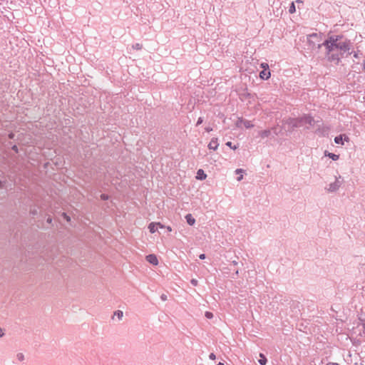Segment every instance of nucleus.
Wrapping results in <instances>:
<instances>
[{"mask_svg":"<svg viewBox=\"0 0 365 365\" xmlns=\"http://www.w3.org/2000/svg\"><path fill=\"white\" fill-rule=\"evenodd\" d=\"M241 123L243 124L244 127H245L246 128H250L253 127V124L250 121L244 120V121H241Z\"/></svg>","mask_w":365,"mask_h":365,"instance_id":"f8f14e48","label":"nucleus"},{"mask_svg":"<svg viewBox=\"0 0 365 365\" xmlns=\"http://www.w3.org/2000/svg\"><path fill=\"white\" fill-rule=\"evenodd\" d=\"M9 138L10 139H13L14 138V133H9Z\"/></svg>","mask_w":365,"mask_h":365,"instance_id":"a878e982","label":"nucleus"},{"mask_svg":"<svg viewBox=\"0 0 365 365\" xmlns=\"http://www.w3.org/2000/svg\"><path fill=\"white\" fill-rule=\"evenodd\" d=\"M203 122V120L202 118H199L197 121V125H200Z\"/></svg>","mask_w":365,"mask_h":365,"instance_id":"b1692460","label":"nucleus"},{"mask_svg":"<svg viewBox=\"0 0 365 365\" xmlns=\"http://www.w3.org/2000/svg\"><path fill=\"white\" fill-rule=\"evenodd\" d=\"M295 11H296V7H295L294 3L292 2L289 6V12L290 14H294Z\"/></svg>","mask_w":365,"mask_h":365,"instance_id":"4468645a","label":"nucleus"},{"mask_svg":"<svg viewBox=\"0 0 365 365\" xmlns=\"http://www.w3.org/2000/svg\"><path fill=\"white\" fill-rule=\"evenodd\" d=\"M12 149H13L14 150H15L16 152H17V151H18V148H17V146H16V145H14V146L12 147Z\"/></svg>","mask_w":365,"mask_h":365,"instance_id":"7c9ffc66","label":"nucleus"},{"mask_svg":"<svg viewBox=\"0 0 365 365\" xmlns=\"http://www.w3.org/2000/svg\"><path fill=\"white\" fill-rule=\"evenodd\" d=\"M62 216L67 222H71V217L66 213L63 212Z\"/></svg>","mask_w":365,"mask_h":365,"instance_id":"a211bd4d","label":"nucleus"},{"mask_svg":"<svg viewBox=\"0 0 365 365\" xmlns=\"http://www.w3.org/2000/svg\"><path fill=\"white\" fill-rule=\"evenodd\" d=\"M330 61L338 63L341 56L350 49V43L341 36H331L323 43Z\"/></svg>","mask_w":365,"mask_h":365,"instance_id":"f257e3e1","label":"nucleus"},{"mask_svg":"<svg viewBox=\"0 0 365 365\" xmlns=\"http://www.w3.org/2000/svg\"><path fill=\"white\" fill-rule=\"evenodd\" d=\"M185 219L187 220V222L190 225H193L195 222V220L194 219V217L192 216L191 214H187L186 216H185Z\"/></svg>","mask_w":365,"mask_h":365,"instance_id":"0eeeda50","label":"nucleus"},{"mask_svg":"<svg viewBox=\"0 0 365 365\" xmlns=\"http://www.w3.org/2000/svg\"><path fill=\"white\" fill-rule=\"evenodd\" d=\"M259 363L261 364V365H265L267 364V359L266 357L264 356V355L263 354H259Z\"/></svg>","mask_w":365,"mask_h":365,"instance_id":"1a4fd4ad","label":"nucleus"},{"mask_svg":"<svg viewBox=\"0 0 365 365\" xmlns=\"http://www.w3.org/2000/svg\"><path fill=\"white\" fill-rule=\"evenodd\" d=\"M165 228L167 229V230L168 232H171L172 231V227L170 226H167Z\"/></svg>","mask_w":365,"mask_h":365,"instance_id":"c756f323","label":"nucleus"},{"mask_svg":"<svg viewBox=\"0 0 365 365\" xmlns=\"http://www.w3.org/2000/svg\"><path fill=\"white\" fill-rule=\"evenodd\" d=\"M260 66L263 70H269V65L267 63H262Z\"/></svg>","mask_w":365,"mask_h":365,"instance_id":"f3484780","label":"nucleus"},{"mask_svg":"<svg viewBox=\"0 0 365 365\" xmlns=\"http://www.w3.org/2000/svg\"><path fill=\"white\" fill-rule=\"evenodd\" d=\"M200 258L201 259H204L205 258V254H201V255H200Z\"/></svg>","mask_w":365,"mask_h":365,"instance_id":"cd10ccee","label":"nucleus"},{"mask_svg":"<svg viewBox=\"0 0 365 365\" xmlns=\"http://www.w3.org/2000/svg\"><path fill=\"white\" fill-rule=\"evenodd\" d=\"M363 71H365V60L363 61Z\"/></svg>","mask_w":365,"mask_h":365,"instance_id":"473e14b6","label":"nucleus"},{"mask_svg":"<svg viewBox=\"0 0 365 365\" xmlns=\"http://www.w3.org/2000/svg\"><path fill=\"white\" fill-rule=\"evenodd\" d=\"M146 260L153 265H158L159 262L157 256L154 254H150L146 256Z\"/></svg>","mask_w":365,"mask_h":365,"instance_id":"7ed1b4c3","label":"nucleus"},{"mask_svg":"<svg viewBox=\"0 0 365 365\" xmlns=\"http://www.w3.org/2000/svg\"><path fill=\"white\" fill-rule=\"evenodd\" d=\"M218 143L217 138H212L208 144V148L210 150H215L218 148Z\"/></svg>","mask_w":365,"mask_h":365,"instance_id":"20e7f679","label":"nucleus"},{"mask_svg":"<svg viewBox=\"0 0 365 365\" xmlns=\"http://www.w3.org/2000/svg\"><path fill=\"white\" fill-rule=\"evenodd\" d=\"M205 130L207 132V133H210L212 130V128H210V127H207L205 128Z\"/></svg>","mask_w":365,"mask_h":365,"instance_id":"393cba45","label":"nucleus"},{"mask_svg":"<svg viewBox=\"0 0 365 365\" xmlns=\"http://www.w3.org/2000/svg\"><path fill=\"white\" fill-rule=\"evenodd\" d=\"M325 155L329 156L333 160H337L339 159V156L338 155H336V154H334V153H327V152H325Z\"/></svg>","mask_w":365,"mask_h":365,"instance_id":"9d476101","label":"nucleus"},{"mask_svg":"<svg viewBox=\"0 0 365 365\" xmlns=\"http://www.w3.org/2000/svg\"><path fill=\"white\" fill-rule=\"evenodd\" d=\"M164 227H165V226L163 224H161L160 222H150L148 227L149 232L151 234H153L155 232H157L158 228H164Z\"/></svg>","mask_w":365,"mask_h":365,"instance_id":"f03ea898","label":"nucleus"},{"mask_svg":"<svg viewBox=\"0 0 365 365\" xmlns=\"http://www.w3.org/2000/svg\"><path fill=\"white\" fill-rule=\"evenodd\" d=\"M271 132L269 130H264L259 132V135L262 138H267L270 135Z\"/></svg>","mask_w":365,"mask_h":365,"instance_id":"6e6552de","label":"nucleus"},{"mask_svg":"<svg viewBox=\"0 0 365 365\" xmlns=\"http://www.w3.org/2000/svg\"><path fill=\"white\" fill-rule=\"evenodd\" d=\"M271 73L269 70H263L259 73L260 78L263 80H267L270 78Z\"/></svg>","mask_w":365,"mask_h":365,"instance_id":"39448f33","label":"nucleus"},{"mask_svg":"<svg viewBox=\"0 0 365 365\" xmlns=\"http://www.w3.org/2000/svg\"><path fill=\"white\" fill-rule=\"evenodd\" d=\"M123 313L120 310H118L114 312V316H116L119 319H121L123 317Z\"/></svg>","mask_w":365,"mask_h":365,"instance_id":"2eb2a0df","label":"nucleus"},{"mask_svg":"<svg viewBox=\"0 0 365 365\" xmlns=\"http://www.w3.org/2000/svg\"><path fill=\"white\" fill-rule=\"evenodd\" d=\"M226 145L229 146L230 148H232V149H234V150L237 149V146H235H235H232V143H231V142H230V141H229V142H227V143H226Z\"/></svg>","mask_w":365,"mask_h":365,"instance_id":"aec40b11","label":"nucleus"},{"mask_svg":"<svg viewBox=\"0 0 365 365\" xmlns=\"http://www.w3.org/2000/svg\"><path fill=\"white\" fill-rule=\"evenodd\" d=\"M327 365H339L337 363H328Z\"/></svg>","mask_w":365,"mask_h":365,"instance_id":"2f4dec72","label":"nucleus"},{"mask_svg":"<svg viewBox=\"0 0 365 365\" xmlns=\"http://www.w3.org/2000/svg\"><path fill=\"white\" fill-rule=\"evenodd\" d=\"M205 317L207 318V319H212L213 317V314L212 312H205Z\"/></svg>","mask_w":365,"mask_h":365,"instance_id":"6ab92c4d","label":"nucleus"},{"mask_svg":"<svg viewBox=\"0 0 365 365\" xmlns=\"http://www.w3.org/2000/svg\"><path fill=\"white\" fill-rule=\"evenodd\" d=\"M354 56L355 58H358V55H357V53H355V54L354 55Z\"/></svg>","mask_w":365,"mask_h":365,"instance_id":"e433bc0d","label":"nucleus"},{"mask_svg":"<svg viewBox=\"0 0 365 365\" xmlns=\"http://www.w3.org/2000/svg\"><path fill=\"white\" fill-rule=\"evenodd\" d=\"M296 2H297V3H299V4H302V1H301V0H297V1H296Z\"/></svg>","mask_w":365,"mask_h":365,"instance_id":"72a5a7b5","label":"nucleus"},{"mask_svg":"<svg viewBox=\"0 0 365 365\" xmlns=\"http://www.w3.org/2000/svg\"><path fill=\"white\" fill-rule=\"evenodd\" d=\"M4 335V332L3 329H0V337H2Z\"/></svg>","mask_w":365,"mask_h":365,"instance_id":"bb28decb","label":"nucleus"},{"mask_svg":"<svg viewBox=\"0 0 365 365\" xmlns=\"http://www.w3.org/2000/svg\"><path fill=\"white\" fill-rule=\"evenodd\" d=\"M217 365H225V364H224L223 363H222V362H219V363L217 364Z\"/></svg>","mask_w":365,"mask_h":365,"instance_id":"c9c22d12","label":"nucleus"},{"mask_svg":"<svg viewBox=\"0 0 365 365\" xmlns=\"http://www.w3.org/2000/svg\"><path fill=\"white\" fill-rule=\"evenodd\" d=\"M5 182L0 181V188H2L4 186Z\"/></svg>","mask_w":365,"mask_h":365,"instance_id":"c85d7f7f","label":"nucleus"},{"mask_svg":"<svg viewBox=\"0 0 365 365\" xmlns=\"http://www.w3.org/2000/svg\"><path fill=\"white\" fill-rule=\"evenodd\" d=\"M191 284L193 285V286H197L198 282H197V280L195 279H192L191 280Z\"/></svg>","mask_w":365,"mask_h":365,"instance_id":"4be33fe9","label":"nucleus"},{"mask_svg":"<svg viewBox=\"0 0 365 365\" xmlns=\"http://www.w3.org/2000/svg\"><path fill=\"white\" fill-rule=\"evenodd\" d=\"M318 36L317 34H312L308 36V41L309 42H311L312 38H317Z\"/></svg>","mask_w":365,"mask_h":365,"instance_id":"dca6fc26","label":"nucleus"},{"mask_svg":"<svg viewBox=\"0 0 365 365\" xmlns=\"http://www.w3.org/2000/svg\"><path fill=\"white\" fill-rule=\"evenodd\" d=\"M210 359H212V360H215L216 359V356H215V354H214L213 353H211L209 356Z\"/></svg>","mask_w":365,"mask_h":365,"instance_id":"5701e85b","label":"nucleus"},{"mask_svg":"<svg viewBox=\"0 0 365 365\" xmlns=\"http://www.w3.org/2000/svg\"><path fill=\"white\" fill-rule=\"evenodd\" d=\"M344 140H346V141H349V139L348 137L345 136Z\"/></svg>","mask_w":365,"mask_h":365,"instance_id":"f704fd0d","label":"nucleus"},{"mask_svg":"<svg viewBox=\"0 0 365 365\" xmlns=\"http://www.w3.org/2000/svg\"><path fill=\"white\" fill-rule=\"evenodd\" d=\"M17 358H18V359H19V361H22V360H24V354H21V353H20V354H17Z\"/></svg>","mask_w":365,"mask_h":365,"instance_id":"412c9836","label":"nucleus"},{"mask_svg":"<svg viewBox=\"0 0 365 365\" xmlns=\"http://www.w3.org/2000/svg\"><path fill=\"white\" fill-rule=\"evenodd\" d=\"M334 142L337 144H341L343 145L344 143H343V135H340L339 136H336L334 138Z\"/></svg>","mask_w":365,"mask_h":365,"instance_id":"9b49d317","label":"nucleus"},{"mask_svg":"<svg viewBox=\"0 0 365 365\" xmlns=\"http://www.w3.org/2000/svg\"><path fill=\"white\" fill-rule=\"evenodd\" d=\"M235 173L237 174H238V175H240L238 178H237V180H241L243 178V175L242 173H244V170L242 169H237Z\"/></svg>","mask_w":365,"mask_h":365,"instance_id":"ddd939ff","label":"nucleus"},{"mask_svg":"<svg viewBox=\"0 0 365 365\" xmlns=\"http://www.w3.org/2000/svg\"><path fill=\"white\" fill-rule=\"evenodd\" d=\"M207 178V175L205 173L204 170L202 169H199L197 172L196 178L197 180H205Z\"/></svg>","mask_w":365,"mask_h":365,"instance_id":"423d86ee","label":"nucleus"}]
</instances>
